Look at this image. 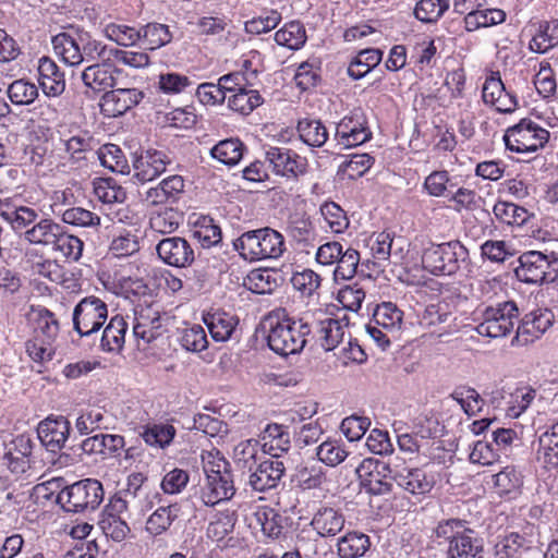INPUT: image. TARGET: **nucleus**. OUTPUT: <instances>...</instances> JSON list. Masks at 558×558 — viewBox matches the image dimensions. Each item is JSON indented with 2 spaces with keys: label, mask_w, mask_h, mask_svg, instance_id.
I'll return each mask as SVG.
<instances>
[{
  "label": "nucleus",
  "mask_w": 558,
  "mask_h": 558,
  "mask_svg": "<svg viewBox=\"0 0 558 558\" xmlns=\"http://www.w3.org/2000/svg\"><path fill=\"white\" fill-rule=\"evenodd\" d=\"M52 47L57 56L71 66L83 62L111 60L110 49L101 41L94 39L88 33H59L52 37Z\"/></svg>",
  "instance_id": "f257e3e1"
},
{
  "label": "nucleus",
  "mask_w": 558,
  "mask_h": 558,
  "mask_svg": "<svg viewBox=\"0 0 558 558\" xmlns=\"http://www.w3.org/2000/svg\"><path fill=\"white\" fill-rule=\"evenodd\" d=\"M203 469L206 485L202 490V500L206 506H215L220 501L230 500L235 494L230 462L218 451H209L203 456Z\"/></svg>",
  "instance_id": "f03ea898"
},
{
  "label": "nucleus",
  "mask_w": 558,
  "mask_h": 558,
  "mask_svg": "<svg viewBox=\"0 0 558 558\" xmlns=\"http://www.w3.org/2000/svg\"><path fill=\"white\" fill-rule=\"evenodd\" d=\"M313 324L300 318L298 320L284 315L275 325H270L267 343L275 353L287 356L300 353L311 336Z\"/></svg>",
  "instance_id": "7ed1b4c3"
},
{
  "label": "nucleus",
  "mask_w": 558,
  "mask_h": 558,
  "mask_svg": "<svg viewBox=\"0 0 558 558\" xmlns=\"http://www.w3.org/2000/svg\"><path fill=\"white\" fill-rule=\"evenodd\" d=\"M233 245L248 260L276 259L286 251L283 235L269 227L244 232Z\"/></svg>",
  "instance_id": "20e7f679"
},
{
  "label": "nucleus",
  "mask_w": 558,
  "mask_h": 558,
  "mask_svg": "<svg viewBox=\"0 0 558 558\" xmlns=\"http://www.w3.org/2000/svg\"><path fill=\"white\" fill-rule=\"evenodd\" d=\"M105 492L98 480L86 478L64 487L57 502L66 512L96 510L104 500Z\"/></svg>",
  "instance_id": "39448f33"
},
{
  "label": "nucleus",
  "mask_w": 558,
  "mask_h": 558,
  "mask_svg": "<svg viewBox=\"0 0 558 558\" xmlns=\"http://www.w3.org/2000/svg\"><path fill=\"white\" fill-rule=\"evenodd\" d=\"M468 250L459 242L451 241L441 244H432L422 255L424 269L436 276H451L456 274L460 264L468 259Z\"/></svg>",
  "instance_id": "423d86ee"
},
{
  "label": "nucleus",
  "mask_w": 558,
  "mask_h": 558,
  "mask_svg": "<svg viewBox=\"0 0 558 558\" xmlns=\"http://www.w3.org/2000/svg\"><path fill=\"white\" fill-rule=\"evenodd\" d=\"M515 276L525 283L543 284L558 278V254L527 251L519 257Z\"/></svg>",
  "instance_id": "0eeeda50"
},
{
  "label": "nucleus",
  "mask_w": 558,
  "mask_h": 558,
  "mask_svg": "<svg viewBox=\"0 0 558 558\" xmlns=\"http://www.w3.org/2000/svg\"><path fill=\"white\" fill-rule=\"evenodd\" d=\"M519 310L513 301L488 306L482 313V322L476 326L478 335L489 338L506 337L513 330Z\"/></svg>",
  "instance_id": "6e6552de"
},
{
  "label": "nucleus",
  "mask_w": 558,
  "mask_h": 558,
  "mask_svg": "<svg viewBox=\"0 0 558 558\" xmlns=\"http://www.w3.org/2000/svg\"><path fill=\"white\" fill-rule=\"evenodd\" d=\"M548 138L549 132L529 119L509 128L504 136L507 149L515 153H535Z\"/></svg>",
  "instance_id": "1a4fd4ad"
},
{
  "label": "nucleus",
  "mask_w": 558,
  "mask_h": 558,
  "mask_svg": "<svg viewBox=\"0 0 558 558\" xmlns=\"http://www.w3.org/2000/svg\"><path fill=\"white\" fill-rule=\"evenodd\" d=\"M107 317V304L99 298L87 296L73 311V326L81 337H88L104 326Z\"/></svg>",
  "instance_id": "9d476101"
},
{
  "label": "nucleus",
  "mask_w": 558,
  "mask_h": 558,
  "mask_svg": "<svg viewBox=\"0 0 558 558\" xmlns=\"http://www.w3.org/2000/svg\"><path fill=\"white\" fill-rule=\"evenodd\" d=\"M393 470L389 464L378 459H364L356 468V474L361 486L371 495H385L391 492V483L386 478L390 477Z\"/></svg>",
  "instance_id": "9b49d317"
},
{
  "label": "nucleus",
  "mask_w": 558,
  "mask_h": 558,
  "mask_svg": "<svg viewBox=\"0 0 558 558\" xmlns=\"http://www.w3.org/2000/svg\"><path fill=\"white\" fill-rule=\"evenodd\" d=\"M159 258L167 265L185 268L195 259L191 244L181 236L165 238L156 246Z\"/></svg>",
  "instance_id": "f8f14e48"
},
{
  "label": "nucleus",
  "mask_w": 558,
  "mask_h": 558,
  "mask_svg": "<svg viewBox=\"0 0 558 558\" xmlns=\"http://www.w3.org/2000/svg\"><path fill=\"white\" fill-rule=\"evenodd\" d=\"M70 430V422L64 416L47 417L38 424L37 435L41 445L56 453L65 446Z\"/></svg>",
  "instance_id": "ddd939ff"
},
{
  "label": "nucleus",
  "mask_w": 558,
  "mask_h": 558,
  "mask_svg": "<svg viewBox=\"0 0 558 558\" xmlns=\"http://www.w3.org/2000/svg\"><path fill=\"white\" fill-rule=\"evenodd\" d=\"M170 163L171 159L166 151L149 148L134 158L133 177L143 183L151 181L165 172Z\"/></svg>",
  "instance_id": "4468645a"
},
{
  "label": "nucleus",
  "mask_w": 558,
  "mask_h": 558,
  "mask_svg": "<svg viewBox=\"0 0 558 558\" xmlns=\"http://www.w3.org/2000/svg\"><path fill=\"white\" fill-rule=\"evenodd\" d=\"M144 93L136 88H117L106 92L100 101L101 112L108 117H119L135 107Z\"/></svg>",
  "instance_id": "2eb2a0df"
},
{
  "label": "nucleus",
  "mask_w": 558,
  "mask_h": 558,
  "mask_svg": "<svg viewBox=\"0 0 558 558\" xmlns=\"http://www.w3.org/2000/svg\"><path fill=\"white\" fill-rule=\"evenodd\" d=\"M266 160L272 166L274 171L282 177L298 178L306 172V159L290 149L270 147L266 151Z\"/></svg>",
  "instance_id": "dca6fc26"
},
{
  "label": "nucleus",
  "mask_w": 558,
  "mask_h": 558,
  "mask_svg": "<svg viewBox=\"0 0 558 558\" xmlns=\"http://www.w3.org/2000/svg\"><path fill=\"white\" fill-rule=\"evenodd\" d=\"M391 480L400 488L412 495L428 494L435 485L434 477L428 475L421 468H402L400 470H393Z\"/></svg>",
  "instance_id": "f3484780"
},
{
  "label": "nucleus",
  "mask_w": 558,
  "mask_h": 558,
  "mask_svg": "<svg viewBox=\"0 0 558 558\" xmlns=\"http://www.w3.org/2000/svg\"><path fill=\"white\" fill-rule=\"evenodd\" d=\"M286 468L281 461L265 460L258 463L248 476V485L255 492L276 488L280 483Z\"/></svg>",
  "instance_id": "a211bd4d"
},
{
  "label": "nucleus",
  "mask_w": 558,
  "mask_h": 558,
  "mask_svg": "<svg viewBox=\"0 0 558 558\" xmlns=\"http://www.w3.org/2000/svg\"><path fill=\"white\" fill-rule=\"evenodd\" d=\"M553 314L550 312H532L526 314L517 328L512 344L526 345L538 339L550 326Z\"/></svg>",
  "instance_id": "6ab92c4d"
},
{
  "label": "nucleus",
  "mask_w": 558,
  "mask_h": 558,
  "mask_svg": "<svg viewBox=\"0 0 558 558\" xmlns=\"http://www.w3.org/2000/svg\"><path fill=\"white\" fill-rule=\"evenodd\" d=\"M110 61L102 60L101 62L93 63L82 71L81 78L87 88L99 93L116 85L114 74H120V70L116 69Z\"/></svg>",
  "instance_id": "aec40b11"
},
{
  "label": "nucleus",
  "mask_w": 558,
  "mask_h": 558,
  "mask_svg": "<svg viewBox=\"0 0 558 558\" xmlns=\"http://www.w3.org/2000/svg\"><path fill=\"white\" fill-rule=\"evenodd\" d=\"M291 481L302 490L320 489L327 483L326 469L315 459L307 460L295 468Z\"/></svg>",
  "instance_id": "412c9836"
},
{
  "label": "nucleus",
  "mask_w": 558,
  "mask_h": 558,
  "mask_svg": "<svg viewBox=\"0 0 558 558\" xmlns=\"http://www.w3.org/2000/svg\"><path fill=\"white\" fill-rule=\"evenodd\" d=\"M312 339H314L325 351H331L343 341L344 330L340 320L326 317L323 320L312 322Z\"/></svg>",
  "instance_id": "4be33fe9"
},
{
  "label": "nucleus",
  "mask_w": 558,
  "mask_h": 558,
  "mask_svg": "<svg viewBox=\"0 0 558 558\" xmlns=\"http://www.w3.org/2000/svg\"><path fill=\"white\" fill-rule=\"evenodd\" d=\"M345 523L343 513L332 507H322L313 515L311 526L322 537H332L342 531Z\"/></svg>",
  "instance_id": "5701e85b"
},
{
  "label": "nucleus",
  "mask_w": 558,
  "mask_h": 558,
  "mask_svg": "<svg viewBox=\"0 0 558 558\" xmlns=\"http://www.w3.org/2000/svg\"><path fill=\"white\" fill-rule=\"evenodd\" d=\"M39 84L43 92L50 97L60 96L65 89L64 74L51 59L44 57L38 65Z\"/></svg>",
  "instance_id": "b1692460"
},
{
  "label": "nucleus",
  "mask_w": 558,
  "mask_h": 558,
  "mask_svg": "<svg viewBox=\"0 0 558 558\" xmlns=\"http://www.w3.org/2000/svg\"><path fill=\"white\" fill-rule=\"evenodd\" d=\"M184 180L181 175H170L163 179L157 186L146 192L145 201L150 205H161L175 202L183 193Z\"/></svg>",
  "instance_id": "393cba45"
},
{
  "label": "nucleus",
  "mask_w": 558,
  "mask_h": 558,
  "mask_svg": "<svg viewBox=\"0 0 558 558\" xmlns=\"http://www.w3.org/2000/svg\"><path fill=\"white\" fill-rule=\"evenodd\" d=\"M483 539L477 537L473 530L456 537V541L450 542L446 550V558H483Z\"/></svg>",
  "instance_id": "a878e982"
},
{
  "label": "nucleus",
  "mask_w": 558,
  "mask_h": 558,
  "mask_svg": "<svg viewBox=\"0 0 558 558\" xmlns=\"http://www.w3.org/2000/svg\"><path fill=\"white\" fill-rule=\"evenodd\" d=\"M0 216L10 223L14 231L19 232L31 228L36 222L38 213L31 207L0 201Z\"/></svg>",
  "instance_id": "bb28decb"
},
{
  "label": "nucleus",
  "mask_w": 558,
  "mask_h": 558,
  "mask_svg": "<svg viewBox=\"0 0 558 558\" xmlns=\"http://www.w3.org/2000/svg\"><path fill=\"white\" fill-rule=\"evenodd\" d=\"M128 324L120 315L113 316L102 330L100 348L102 351L120 353L123 350Z\"/></svg>",
  "instance_id": "cd10ccee"
},
{
  "label": "nucleus",
  "mask_w": 558,
  "mask_h": 558,
  "mask_svg": "<svg viewBox=\"0 0 558 558\" xmlns=\"http://www.w3.org/2000/svg\"><path fill=\"white\" fill-rule=\"evenodd\" d=\"M60 223L51 218H41L28 229L24 231V238L31 244L51 246L56 242L59 232H61Z\"/></svg>",
  "instance_id": "c85d7f7f"
},
{
  "label": "nucleus",
  "mask_w": 558,
  "mask_h": 558,
  "mask_svg": "<svg viewBox=\"0 0 558 558\" xmlns=\"http://www.w3.org/2000/svg\"><path fill=\"white\" fill-rule=\"evenodd\" d=\"M204 323L213 339L222 342L231 338L238 325V319L226 312H215L204 316Z\"/></svg>",
  "instance_id": "c756f323"
},
{
  "label": "nucleus",
  "mask_w": 558,
  "mask_h": 558,
  "mask_svg": "<svg viewBox=\"0 0 558 558\" xmlns=\"http://www.w3.org/2000/svg\"><path fill=\"white\" fill-rule=\"evenodd\" d=\"M338 555L340 558H359L369 549V537L360 532H349L338 541Z\"/></svg>",
  "instance_id": "7c9ffc66"
},
{
  "label": "nucleus",
  "mask_w": 558,
  "mask_h": 558,
  "mask_svg": "<svg viewBox=\"0 0 558 558\" xmlns=\"http://www.w3.org/2000/svg\"><path fill=\"white\" fill-rule=\"evenodd\" d=\"M180 510L181 507L178 504L159 507L148 518L146 531L154 536L162 534L178 519Z\"/></svg>",
  "instance_id": "2f4dec72"
},
{
  "label": "nucleus",
  "mask_w": 558,
  "mask_h": 558,
  "mask_svg": "<svg viewBox=\"0 0 558 558\" xmlns=\"http://www.w3.org/2000/svg\"><path fill=\"white\" fill-rule=\"evenodd\" d=\"M530 542L521 534L511 532L502 537L494 548L495 558H522L530 549Z\"/></svg>",
  "instance_id": "473e14b6"
},
{
  "label": "nucleus",
  "mask_w": 558,
  "mask_h": 558,
  "mask_svg": "<svg viewBox=\"0 0 558 558\" xmlns=\"http://www.w3.org/2000/svg\"><path fill=\"white\" fill-rule=\"evenodd\" d=\"M381 57V51L376 48H368L360 51L349 64V76L353 80L364 77L373 68L379 64Z\"/></svg>",
  "instance_id": "72a5a7b5"
},
{
  "label": "nucleus",
  "mask_w": 558,
  "mask_h": 558,
  "mask_svg": "<svg viewBox=\"0 0 558 558\" xmlns=\"http://www.w3.org/2000/svg\"><path fill=\"white\" fill-rule=\"evenodd\" d=\"M262 439L265 441L264 447H267L274 457H278V452H287L290 448V435L281 424H268Z\"/></svg>",
  "instance_id": "f704fd0d"
},
{
  "label": "nucleus",
  "mask_w": 558,
  "mask_h": 558,
  "mask_svg": "<svg viewBox=\"0 0 558 558\" xmlns=\"http://www.w3.org/2000/svg\"><path fill=\"white\" fill-rule=\"evenodd\" d=\"M50 247L66 260L77 262L82 256L84 243L76 235L66 232L64 227H62L56 242Z\"/></svg>",
  "instance_id": "c9c22d12"
},
{
  "label": "nucleus",
  "mask_w": 558,
  "mask_h": 558,
  "mask_svg": "<svg viewBox=\"0 0 558 558\" xmlns=\"http://www.w3.org/2000/svg\"><path fill=\"white\" fill-rule=\"evenodd\" d=\"M93 185L96 197L104 204H121L126 198L124 189L112 178H98Z\"/></svg>",
  "instance_id": "e433bc0d"
},
{
  "label": "nucleus",
  "mask_w": 558,
  "mask_h": 558,
  "mask_svg": "<svg viewBox=\"0 0 558 558\" xmlns=\"http://www.w3.org/2000/svg\"><path fill=\"white\" fill-rule=\"evenodd\" d=\"M275 40L280 46L298 50L306 41V32L301 22L292 21L276 32Z\"/></svg>",
  "instance_id": "4c0bfd02"
},
{
  "label": "nucleus",
  "mask_w": 558,
  "mask_h": 558,
  "mask_svg": "<svg viewBox=\"0 0 558 558\" xmlns=\"http://www.w3.org/2000/svg\"><path fill=\"white\" fill-rule=\"evenodd\" d=\"M136 323L133 326V335L137 340H143L144 343H150L159 336V329L161 327L160 318L158 313L155 312L154 316L150 317L148 314L145 315L143 310L135 312Z\"/></svg>",
  "instance_id": "58836bf2"
},
{
  "label": "nucleus",
  "mask_w": 558,
  "mask_h": 558,
  "mask_svg": "<svg viewBox=\"0 0 558 558\" xmlns=\"http://www.w3.org/2000/svg\"><path fill=\"white\" fill-rule=\"evenodd\" d=\"M263 102V98L255 89H247L243 85L228 98L230 109L242 114H248Z\"/></svg>",
  "instance_id": "ea45409f"
},
{
  "label": "nucleus",
  "mask_w": 558,
  "mask_h": 558,
  "mask_svg": "<svg viewBox=\"0 0 558 558\" xmlns=\"http://www.w3.org/2000/svg\"><path fill=\"white\" fill-rule=\"evenodd\" d=\"M298 132L300 138L312 147H322L328 140L327 129L319 120L299 121Z\"/></svg>",
  "instance_id": "a19ab883"
},
{
  "label": "nucleus",
  "mask_w": 558,
  "mask_h": 558,
  "mask_svg": "<svg viewBox=\"0 0 558 558\" xmlns=\"http://www.w3.org/2000/svg\"><path fill=\"white\" fill-rule=\"evenodd\" d=\"M558 45V20L546 22L530 41V49L537 53H545Z\"/></svg>",
  "instance_id": "79ce46f5"
},
{
  "label": "nucleus",
  "mask_w": 558,
  "mask_h": 558,
  "mask_svg": "<svg viewBox=\"0 0 558 558\" xmlns=\"http://www.w3.org/2000/svg\"><path fill=\"white\" fill-rule=\"evenodd\" d=\"M403 318V312L391 302H384L376 306L373 313L375 325L387 330H399Z\"/></svg>",
  "instance_id": "37998d69"
},
{
  "label": "nucleus",
  "mask_w": 558,
  "mask_h": 558,
  "mask_svg": "<svg viewBox=\"0 0 558 558\" xmlns=\"http://www.w3.org/2000/svg\"><path fill=\"white\" fill-rule=\"evenodd\" d=\"M7 94L12 104L26 106L38 97V88L34 83L20 78L8 85Z\"/></svg>",
  "instance_id": "c03bdc74"
},
{
  "label": "nucleus",
  "mask_w": 558,
  "mask_h": 558,
  "mask_svg": "<svg viewBox=\"0 0 558 558\" xmlns=\"http://www.w3.org/2000/svg\"><path fill=\"white\" fill-rule=\"evenodd\" d=\"M100 163L113 172H129V165L122 149L114 144H106L97 151Z\"/></svg>",
  "instance_id": "a18cd8bd"
},
{
  "label": "nucleus",
  "mask_w": 558,
  "mask_h": 558,
  "mask_svg": "<svg viewBox=\"0 0 558 558\" xmlns=\"http://www.w3.org/2000/svg\"><path fill=\"white\" fill-rule=\"evenodd\" d=\"M141 31V39L150 50L166 46L172 40V34L170 33L169 27L165 24L148 23L143 26Z\"/></svg>",
  "instance_id": "49530a36"
},
{
  "label": "nucleus",
  "mask_w": 558,
  "mask_h": 558,
  "mask_svg": "<svg viewBox=\"0 0 558 558\" xmlns=\"http://www.w3.org/2000/svg\"><path fill=\"white\" fill-rule=\"evenodd\" d=\"M211 156L220 162L233 166L238 163L243 155V144L239 140H225L211 148Z\"/></svg>",
  "instance_id": "de8ad7c7"
},
{
  "label": "nucleus",
  "mask_w": 558,
  "mask_h": 558,
  "mask_svg": "<svg viewBox=\"0 0 558 558\" xmlns=\"http://www.w3.org/2000/svg\"><path fill=\"white\" fill-rule=\"evenodd\" d=\"M493 211L497 219L508 225L522 226L530 217L529 211L524 207L507 202L496 203Z\"/></svg>",
  "instance_id": "09e8293b"
},
{
  "label": "nucleus",
  "mask_w": 558,
  "mask_h": 558,
  "mask_svg": "<svg viewBox=\"0 0 558 558\" xmlns=\"http://www.w3.org/2000/svg\"><path fill=\"white\" fill-rule=\"evenodd\" d=\"M448 9V0H420L414 8V15L423 23H435Z\"/></svg>",
  "instance_id": "8fccbe9b"
},
{
  "label": "nucleus",
  "mask_w": 558,
  "mask_h": 558,
  "mask_svg": "<svg viewBox=\"0 0 558 558\" xmlns=\"http://www.w3.org/2000/svg\"><path fill=\"white\" fill-rule=\"evenodd\" d=\"M258 441L248 439L234 447L233 460L238 468L247 469L250 472L258 464Z\"/></svg>",
  "instance_id": "3c124183"
},
{
  "label": "nucleus",
  "mask_w": 558,
  "mask_h": 558,
  "mask_svg": "<svg viewBox=\"0 0 558 558\" xmlns=\"http://www.w3.org/2000/svg\"><path fill=\"white\" fill-rule=\"evenodd\" d=\"M450 397L457 401L465 414L469 416L475 415L482 410L484 404L483 398L480 393L471 387H463L456 389Z\"/></svg>",
  "instance_id": "603ef678"
},
{
  "label": "nucleus",
  "mask_w": 558,
  "mask_h": 558,
  "mask_svg": "<svg viewBox=\"0 0 558 558\" xmlns=\"http://www.w3.org/2000/svg\"><path fill=\"white\" fill-rule=\"evenodd\" d=\"M175 435V428L169 424H154L145 428L142 437L149 446L165 448L170 445Z\"/></svg>",
  "instance_id": "864d4df0"
},
{
  "label": "nucleus",
  "mask_w": 558,
  "mask_h": 558,
  "mask_svg": "<svg viewBox=\"0 0 558 558\" xmlns=\"http://www.w3.org/2000/svg\"><path fill=\"white\" fill-rule=\"evenodd\" d=\"M247 286L256 294H270L278 287V282L271 271L257 269L247 276Z\"/></svg>",
  "instance_id": "5fc2aeb1"
},
{
  "label": "nucleus",
  "mask_w": 558,
  "mask_h": 558,
  "mask_svg": "<svg viewBox=\"0 0 558 558\" xmlns=\"http://www.w3.org/2000/svg\"><path fill=\"white\" fill-rule=\"evenodd\" d=\"M337 267L333 271L335 279L349 280L354 277L360 263V253L349 247L341 252V255L337 259Z\"/></svg>",
  "instance_id": "6e6d98bb"
},
{
  "label": "nucleus",
  "mask_w": 558,
  "mask_h": 558,
  "mask_svg": "<svg viewBox=\"0 0 558 558\" xmlns=\"http://www.w3.org/2000/svg\"><path fill=\"white\" fill-rule=\"evenodd\" d=\"M536 460L548 471L558 470V444L553 439L539 435Z\"/></svg>",
  "instance_id": "4d7b16f0"
},
{
  "label": "nucleus",
  "mask_w": 558,
  "mask_h": 558,
  "mask_svg": "<svg viewBox=\"0 0 558 558\" xmlns=\"http://www.w3.org/2000/svg\"><path fill=\"white\" fill-rule=\"evenodd\" d=\"M181 216L173 208H166L150 217L149 223L156 232L172 233L180 225Z\"/></svg>",
  "instance_id": "13d9d810"
},
{
  "label": "nucleus",
  "mask_w": 558,
  "mask_h": 558,
  "mask_svg": "<svg viewBox=\"0 0 558 558\" xmlns=\"http://www.w3.org/2000/svg\"><path fill=\"white\" fill-rule=\"evenodd\" d=\"M452 319V314L449 311V305L446 302H438L426 306L422 318L421 325L425 327H436L449 323Z\"/></svg>",
  "instance_id": "bf43d9fd"
},
{
  "label": "nucleus",
  "mask_w": 558,
  "mask_h": 558,
  "mask_svg": "<svg viewBox=\"0 0 558 558\" xmlns=\"http://www.w3.org/2000/svg\"><path fill=\"white\" fill-rule=\"evenodd\" d=\"M317 460L329 466L340 464L348 456V452L336 441L327 440L317 447Z\"/></svg>",
  "instance_id": "052dcab7"
},
{
  "label": "nucleus",
  "mask_w": 558,
  "mask_h": 558,
  "mask_svg": "<svg viewBox=\"0 0 558 558\" xmlns=\"http://www.w3.org/2000/svg\"><path fill=\"white\" fill-rule=\"evenodd\" d=\"M62 221L76 227H96L100 217L82 207H71L61 213Z\"/></svg>",
  "instance_id": "680f3d73"
},
{
  "label": "nucleus",
  "mask_w": 558,
  "mask_h": 558,
  "mask_svg": "<svg viewBox=\"0 0 558 558\" xmlns=\"http://www.w3.org/2000/svg\"><path fill=\"white\" fill-rule=\"evenodd\" d=\"M182 347L186 351L202 352L208 345V340L204 328L199 325H194L182 331L180 338Z\"/></svg>",
  "instance_id": "e2e57ef3"
},
{
  "label": "nucleus",
  "mask_w": 558,
  "mask_h": 558,
  "mask_svg": "<svg viewBox=\"0 0 558 558\" xmlns=\"http://www.w3.org/2000/svg\"><path fill=\"white\" fill-rule=\"evenodd\" d=\"M500 458V450L494 441H482L475 442L473 450L470 453V460L473 463L482 465H490L498 461Z\"/></svg>",
  "instance_id": "0e129e2a"
},
{
  "label": "nucleus",
  "mask_w": 558,
  "mask_h": 558,
  "mask_svg": "<svg viewBox=\"0 0 558 558\" xmlns=\"http://www.w3.org/2000/svg\"><path fill=\"white\" fill-rule=\"evenodd\" d=\"M140 486L135 489H125L119 494H116L109 499V504L106 506L102 515H118L125 512L129 508V505L133 502V500L138 496Z\"/></svg>",
  "instance_id": "69168bd1"
},
{
  "label": "nucleus",
  "mask_w": 558,
  "mask_h": 558,
  "mask_svg": "<svg viewBox=\"0 0 558 558\" xmlns=\"http://www.w3.org/2000/svg\"><path fill=\"white\" fill-rule=\"evenodd\" d=\"M99 526L104 534L114 542L124 541L130 533L128 523L118 515H102Z\"/></svg>",
  "instance_id": "338daca9"
},
{
  "label": "nucleus",
  "mask_w": 558,
  "mask_h": 558,
  "mask_svg": "<svg viewBox=\"0 0 558 558\" xmlns=\"http://www.w3.org/2000/svg\"><path fill=\"white\" fill-rule=\"evenodd\" d=\"M494 484L499 494H510L522 485V476L513 466H506L494 475Z\"/></svg>",
  "instance_id": "774afa93"
}]
</instances>
